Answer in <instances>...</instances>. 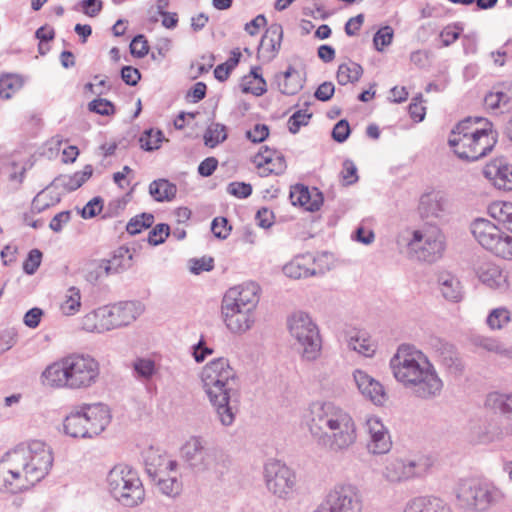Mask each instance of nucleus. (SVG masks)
<instances>
[{
    "instance_id": "f257e3e1",
    "label": "nucleus",
    "mask_w": 512,
    "mask_h": 512,
    "mask_svg": "<svg viewBox=\"0 0 512 512\" xmlns=\"http://www.w3.org/2000/svg\"><path fill=\"white\" fill-rule=\"evenodd\" d=\"M305 424L313 442L324 451L344 454L357 443L358 429L353 415L333 402L311 403Z\"/></svg>"
},
{
    "instance_id": "f03ea898",
    "label": "nucleus",
    "mask_w": 512,
    "mask_h": 512,
    "mask_svg": "<svg viewBox=\"0 0 512 512\" xmlns=\"http://www.w3.org/2000/svg\"><path fill=\"white\" fill-rule=\"evenodd\" d=\"M50 446L40 440L22 443L0 460V491L16 494L40 482L53 465Z\"/></svg>"
},
{
    "instance_id": "7ed1b4c3",
    "label": "nucleus",
    "mask_w": 512,
    "mask_h": 512,
    "mask_svg": "<svg viewBox=\"0 0 512 512\" xmlns=\"http://www.w3.org/2000/svg\"><path fill=\"white\" fill-rule=\"evenodd\" d=\"M235 372L225 357L208 362L201 370V386L216 412L217 419L231 426L238 412L239 395L230 387Z\"/></svg>"
},
{
    "instance_id": "20e7f679",
    "label": "nucleus",
    "mask_w": 512,
    "mask_h": 512,
    "mask_svg": "<svg viewBox=\"0 0 512 512\" xmlns=\"http://www.w3.org/2000/svg\"><path fill=\"white\" fill-rule=\"evenodd\" d=\"M100 366L91 354H67L42 372V383L53 388L85 389L96 383Z\"/></svg>"
},
{
    "instance_id": "39448f33",
    "label": "nucleus",
    "mask_w": 512,
    "mask_h": 512,
    "mask_svg": "<svg viewBox=\"0 0 512 512\" xmlns=\"http://www.w3.org/2000/svg\"><path fill=\"white\" fill-rule=\"evenodd\" d=\"M481 123L479 118H467L452 129L448 144L460 159L476 161L486 156L497 142L498 133L492 124L486 121L480 126Z\"/></svg>"
},
{
    "instance_id": "423d86ee",
    "label": "nucleus",
    "mask_w": 512,
    "mask_h": 512,
    "mask_svg": "<svg viewBox=\"0 0 512 512\" xmlns=\"http://www.w3.org/2000/svg\"><path fill=\"white\" fill-rule=\"evenodd\" d=\"M453 493L458 508L465 512H488L507 500L505 490L484 477L460 478Z\"/></svg>"
},
{
    "instance_id": "0eeeda50",
    "label": "nucleus",
    "mask_w": 512,
    "mask_h": 512,
    "mask_svg": "<svg viewBox=\"0 0 512 512\" xmlns=\"http://www.w3.org/2000/svg\"><path fill=\"white\" fill-rule=\"evenodd\" d=\"M181 456L195 474L220 477L227 471L230 464L225 452L218 448L207 447L206 441L200 436H192L183 444Z\"/></svg>"
},
{
    "instance_id": "6e6552de",
    "label": "nucleus",
    "mask_w": 512,
    "mask_h": 512,
    "mask_svg": "<svg viewBox=\"0 0 512 512\" xmlns=\"http://www.w3.org/2000/svg\"><path fill=\"white\" fill-rule=\"evenodd\" d=\"M110 495L125 507H136L145 499V489L139 473L131 466L115 465L106 477Z\"/></svg>"
},
{
    "instance_id": "1a4fd4ad",
    "label": "nucleus",
    "mask_w": 512,
    "mask_h": 512,
    "mask_svg": "<svg viewBox=\"0 0 512 512\" xmlns=\"http://www.w3.org/2000/svg\"><path fill=\"white\" fill-rule=\"evenodd\" d=\"M429 455L389 457L385 460L381 476L389 484H401L424 477L433 466Z\"/></svg>"
},
{
    "instance_id": "9d476101",
    "label": "nucleus",
    "mask_w": 512,
    "mask_h": 512,
    "mask_svg": "<svg viewBox=\"0 0 512 512\" xmlns=\"http://www.w3.org/2000/svg\"><path fill=\"white\" fill-rule=\"evenodd\" d=\"M313 512H363L362 492L355 483L338 482Z\"/></svg>"
},
{
    "instance_id": "9b49d317",
    "label": "nucleus",
    "mask_w": 512,
    "mask_h": 512,
    "mask_svg": "<svg viewBox=\"0 0 512 512\" xmlns=\"http://www.w3.org/2000/svg\"><path fill=\"white\" fill-rule=\"evenodd\" d=\"M471 232L476 241L495 256L512 260V236L485 218H477L471 223Z\"/></svg>"
},
{
    "instance_id": "f8f14e48",
    "label": "nucleus",
    "mask_w": 512,
    "mask_h": 512,
    "mask_svg": "<svg viewBox=\"0 0 512 512\" xmlns=\"http://www.w3.org/2000/svg\"><path fill=\"white\" fill-rule=\"evenodd\" d=\"M408 248L418 260L434 263L444 254L445 236L437 227H430L424 231L416 230L408 242Z\"/></svg>"
},
{
    "instance_id": "ddd939ff",
    "label": "nucleus",
    "mask_w": 512,
    "mask_h": 512,
    "mask_svg": "<svg viewBox=\"0 0 512 512\" xmlns=\"http://www.w3.org/2000/svg\"><path fill=\"white\" fill-rule=\"evenodd\" d=\"M290 335L296 340L303 352H320L322 338L319 328L311 316L304 311H295L287 319Z\"/></svg>"
},
{
    "instance_id": "4468645a",
    "label": "nucleus",
    "mask_w": 512,
    "mask_h": 512,
    "mask_svg": "<svg viewBox=\"0 0 512 512\" xmlns=\"http://www.w3.org/2000/svg\"><path fill=\"white\" fill-rule=\"evenodd\" d=\"M264 480L270 493L280 499L292 497L295 485V473L284 463L278 460H270L264 466Z\"/></svg>"
},
{
    "instance_id": "2eb2a0df",
    "label": "nucleus",
    "mask_w": 512,
    "mask_h": 512,
    "mask_svg": "<svg viewBox=\"0 0 512 512\" xmlns=\"http://www.w3.org/2000/svg\"><path fill=\"white\" fill-rule=\"evenodd\" d=\"M100 308L104 319L101 328L105 331L131 324L144 311V305L139 301H123Z\"/></svg>"
},
{
    "instance_id": "dca6fc26",
    "label": "nucleus",
    "mask_w": 512,
    "mask_h": 512,
    "mask_svg": "<svg viewBox=\"0 0 512 512\" xmlns=\"http://www.w3.org/2000/svg\"><path fill=\"white\" fill-rule=\"evenodd\" d=\"M443 386V381L434 366L429 361H424V367L406 388L419 399L432 400L441 395Z\"/></svg>"
},
{
    "instance_id": "f3484780",
    "label": "nucleus",
    "mask_w": 512,
    "mask_h": 512,
    "mask_svg": "<svg viewBox=\"0 0 512 512\" xmlns=\"http://www.w3.org/2000/svg\"><path fill=\"white\" fill-rule=\"evenodd\" d=\"M259 286L254 282L230 288L224 295L221 308L255 311L259 302Z\"/></svg>"
},
{
    "instance_id": "a211bd4d",
    "label": "nucleus",
    "mask_w": 512,
    "mask_h": 512,
    "mask_svg": "<svg viewBox=\"0 0 512 512\" xmlns=\"http://www.w3.org/2000/svg\"><path fill=\"white\" fill-rule=\"evenodd\" d=\"M368 434L367 451L371 455L387 454L392 448V440L388 428L380 417L369 415L365 420Z\"/></svg>"
},
{
    "instance_id": "6ab92c4d",
    "label": "nucleus",
    "mask_w": 512,
    "mask_h": 512,
    "mask_svg": "<svg viewBox=\"0 0 512 512\" xmlns=\"http://www.w3.org/2000/svg\"><path fill=\"white\" fill-rule=\"evenodd\" d=\"M144 463L146 472L155 485L160 483L162 479L172 477L173 473H180L176 460L153 448L144 453Z\"/></svg>"
},
{
    "instance_id": "aec40b11",
    "label": "nucleus",
    "mask_w": 512,
    "mask_h": 512,
    "mask_svg": "<svg viewBox=\"0 0 512 512\" xmlns=\"http://www.w3.org/2000/svg\"><path fill=\"white\" fill-rule=\"evenodd\" d=\"M426 359H416L413 354H394L389 366L394 378L405 387L415 380V377L424 367Z\"/></svg>"
},
{
    "instance_id": "412c9836",
    "label": "nucleus",
    "mask_w": 512,
    "mask_h": 512,
    "mask_svg": "<svg viewBox=\"0 0 512 512\" xmlns=\"http://www.w3.org/2000/svg\"><path fill=\"white\" fill-rule=\"evenodd\" d=\"M473 270L479 281L491 289L505 290L508 288V274L500 266L487 260H478Z\"/></svg>"
},
{
    "instance_id": "4be33fe9",
    "label": "nucleus",
    "mask_w": 512,
    "mask_h": 512,
    "mask_svg": "<svg viewBox=\"0 0 512 512\" xmlns=\"http://www.w3.org/2000/svg\"><path fill=\"white\" fill-rule=\"evenodd\" d=\"M88 428V438L101 434L109 425V408L102 403L80 405Z\"/></svg>"
},
{
    "instance_id": "5701e85b",
    "label": "nucleus",
    "mask_w": 512,
    "mask_h": 512,
    "mask_svg": "<svg viewBox=\"0 0 512 512\" xmlns=\"http://www.w3.org/2000/svg\"><path fill=\"white\" fill-rule=\"evenodd\" d=\"M353 377L359 392L374 405L383 406L387 402L388 395L378 380L360 369L354 371Z\"/></svg>"
},
{
    "instance_id": "b1692460",
    "label": "nucleus",
    "mask_w": 512,
    "mask_h": 512,
    "mask_svg": "<svg viewBox=\"0 0 512 512\" xmlns=\"http://www.w3.org/2000/svg\"><path fill=\"white\" fill-rule=\"evenodd\" d=\"M418 210L424 219H441L448 213L449 202L442 192L431 191L420 197Z\"/></svg>"
},
{
    "instance_id": "393cba45",
    "label": "nucleus",
    "mask_w": 512,
    "mask_h": 512,
    "mask_svg": "<svg viewBox=\"0 0 512 512\" xmlns=\"http://www.w3.org/2000/svg\"><path fill=\"white\" fill-rule=\"evenodd\" d=\"M283 40V28L279 23H272L263 34L258 46L257 56L263 62L272 61L278 54Z\"/></svg>"
},
{
    "instance_id": "a878e982",
    "label": "nucleus",
    "mask_w": 512,
    "mask_h": 512,
    "mask_svg": "<svg viewBox=\"0 0 512 512\" xmlns=\"http://www.w3.org/2000/svg\"><path fill=\"white\" fill-rule=\"evenodd\" d=\"M484 176L498 189L512 191V164L504 159L490 162L483 170Z\"/></svg>"
},
{
    "instance_id": "bb28decb",
    "label": "nucleus",
    "mask_w": 512,
    "mask_h": 512,
    "mask_svg": "<svg viewBox=\"0 0 512 512\" xmlns=\"http://www.w3.org/2000/svg\"><path fill=\"white\" fill-rule=\"evenodd\" d=\"M222 315L227 328L233 333H243L249 330L254 321V311L239 308H222Z\"/></svg>"
},
{
    "instance_id": "cd10ccee",
    "label": "nucleus",
    "mask_w": 512,
    "mask_h": 512,
    "mask_svg": "<svg viewBox=\"0 0 512 512\" xmlns=\"http://www.w3.org/2000/svg\"><path fill=\"white\" fill-rule=\"evenodd\" d=\"M437 284L443 298L449 302H460L464 297V288L460 279L449 271H442L437 276Z\"/></svg>"
},
{
    "instance_id": "c85d7f7f",
    "label": "nucleus",
    "mask_w": 512,
    "mask_h": 512,
    "mask_svg": "<svg viewBox=\"0 0 512 512\" xmlns=\"http://www.w3.org/2000/svg\"><path fill=\"white\" fill-rule=\"evenodd\" d=\"M314 257L307 253L294 257L283 266V273L292 279H301L316 274Z\"/></svg>"
},
{
    "instance_id": "c756f323",
    "label": "nucleus",
    "mask_w": 512,
    "mask_h": 512,
    "mask_svg": "<svg viewBox=\"0 0 512 512\" xmlns=\"http://www.w3.org/2000/svg\"><path fill=\"white\" fill-rule=\"evenodd\" d=\"M342 341L346 343L348 349L354 352H375L377 349L376 343L370 334L357 328L346 329L343 332Z\"/></svg>"
},
{
    "instance_id": "7c9ffc66",
    "label": "nucleus",
    "mask_w": 512,
    "mask_h": 512,
    "mask_svg": "<svg viewBox=\"0 0 512 512\" xmlns=\"http://www.w3.org/2000/svg\"><path fill=\"white\" fill-rule=\"evenodd\" d=\"M255 164L262 169L263 175L282 174L286 169V161L283 155L271 152L267 148L264 153H258L255 156Z\"/></svg>"
},
{
    "instance_id": "2f4dec72",
    "label": "nucleus",
    "mask_w": 512,
    "mask_h": 512,
    "mask_svg": "<svg viewBox=\"0 0 512 512\" xmlns=\"http://www.w3.org/2000/svg\"><path fill=\"white\" fill-rule=\"evenodd\" d=\"M64 433L73 438H88V428L81 409L75 407L63 421Z\"/></svg>"
},
{
    "instance_id": "473e14b6",
    "label": "nucleus",
    "mask_w": 512,
    "mask_h": 512,
    "mask_svg": "<svg viewBox=\"0 0 512 512\" xmlns=\"http://www.w3.org/2000/svg\"><path fill=\"white\" fill-rule=\"evenodd\" d=\"M92 175L91 166H86L83 171L76 172L72 175H59L51 183V186L63 188L71 192L81 187Z\"/></svg>"
},
{
    "instance_id": "72a5a7b5",
    "label": "nucleus",
    "mask_w": 512,
    "mask_h": 512,
    "mask_svg": "<svg viewBox=\"0 0 512 512\" xmlns=\"http://www.w3.org/2000/svg\"><path fill=\"white\" fill-rule=\"evenodd\" d=\"M279 90L285 95H294L302 88L299 72L292 66L280 75L276 76Z\"/></svg>"
},
{
    "instance_id": "f704fd0d",
    "label": "nucleus",
    "mask_w": 512,
    "mask_h": 512,
    "mask_svg": "<svg viewBox=\"0 0 512 512\" xmlns=\"http://www.w3.org/2000/svg\"><path fill=\"white\" fill-rule=\"evenodd\" d=\"M149 193L157 202H169L176 197L177 186L167 179H157L150 183Z\"/></svg>"
},
{
    "instance_id": "c9c22d12",
    "label": "nucleus",
    "mask_w": 512,
    "mask_h": 512,
    "mask_svg": "<svg viewBox=\"0 0 512 512\" xmlns=\"http://www.w3.org/2000/svg\"><path fill=\"white\" fill-rule=\"evenodd\" d=\"M512 321V313L506 307H496L490 310L485 323L490 330H502L508 327Z\"/></svg>"
},
{
    "instance_id": "e433bc0d",
    "label": "nucleus",
    "mask_w": 512,
    "mask_h": 512,
    "mask_svg": "<svg viewBox=\"0 0 512 512\" xmlns=\"http://www.w3.org/2000/svg\"><path fill=\"white\" fill-rule=\"evenodd\" d=\"M133 375L140 381H148L157 373V366L149 357H137L133 363Z\"/></svg>"
},
{
    "instance_id": "4c0bfd02",
    "label": "nucleus",
    "mask_w": 512,
    "mask_h": 512,
    "mask_svg": "<svg viewBox=\"0 0 512 512\" xmlns=\"http://www.w3.org/2000/svg\"><path fill=\"white\" fill-rule=\"evenodd\" d=\"M132 256L128 249L119 248L110 259H105V265L110 275L120 273L131 266Z\"/></svg>"
},
{
    "instance_id": "58836bf2",
    "label": "nucleus",
    "mask_w": 512,
    "mask_h": 512,
    "mask_svg": "<svg viewBox=\"0 0 512 512\" xmlns=\"http://www.w3.org/2000/svg\"><path fill=\"white\" fill-rule=\"evenodd\" d=\"M24 84V79L13 73H7L0 76V97L10 99L18 92Z\"/></svg>"
},
{
    "instance_id": "ea45409f",
    "label": "nucleus",
    "mask_w": 512,
    "mask_h": 512,
    "mask_svg": "<svg viewBox=\"0 0 512 512\" xmlns=\"http://www.w3.org/2000/svg\"><path fill=\"white\" fill-rule=\"evenodd\" d=\"M363 74L362 67L353 61L339 65L337 70V81L340 85L357 82Z\"/></svg>"
},
{
    "instance_id": "a19ab883",
    "label": "nucleus",
    "mask_w": 512,
    "mask_h": 512,
    "mask_svg": "<svg viewBox=\"0 0 512 512\" xmlns=\"http://www.w3.org/2000/svg\"><path fill=\"white\" fill-rule=\"evenodd\" d=\"M485 406L503 414L512 413V394L491 392L486 397Z\"/></svg>"
},
{
    "instance_id": "79ce46f5",
    "label": "nucleus",
    "mask_w": 512,
    "mask_h": 512,
    "mask_svg": "<svg viewBox=\"0 0 512 512\" xmlns=\"http://www.w3.org/2000/svg\"><path fill=\"white\" fill-rule=\"evenodd\" d=\"M164 140L163 132L153 128L146 129L139 137L140 147L148 152L158 150Z\"/></svg>"
},
{
    "instance_id": "37998d69",
    "label": "nucleus",
    "mask_w": 512,
    "mask_h": 512,
    "mask_svg": "<svg viewBox=\"0 0 512 512\" xmlns=\"http://www.w3.org/2000/svg\"><path fill=\"white\" fill-rule=\"evenodd\" d=\"M156 486L163 495L168 497L174 498L180 495L183 488L181 473H173L172 477L160 480Z\"/></svg>"
},
{
    "instance_id": "c03bdc74",
    "label": "nucleus",
    "mask_w": 512,
    "mask_h": 512,
    "mask_svg": "<svg viewBox=\"0 0 512 512\" xmlns=\"http://www.w3.org/2000/svg\"><path fill=\"white\" fill-rule=\"evenodd\" d=\"M227 138L226 127L220 123H211L204 133V143L210 148L216 147Z\"/></svg>"
},
{
    "instance_id": "a18cd8bd",
    "label": "nucleus",
    "mask_w": 512,
    "mask_h": 512,
    "mask_svg": "<svg viewBox=\"0 0 512 512\" xmlns=\"http://www.w3.org/2000/svg\"><path fill=\"white\" fill-rule=\"evenodd\" d=\"M434 495H421L409 499L402 512H429Z\"/></svg>"
},
{
    "instance_id": "49530a36",
    "label": "nucleus",
    "mask_w": 512,
    "mask_h": 512,
    "mask_svg": "<svg viewBox=\"0 0 512 512\" xmlns=\"http://www.w3.org/2000/svg\"><path fill=\"white\" fill-rule=\"evenodd\" d=\"M154 222V216L150 213H142L133 217L127 224L126 230L129 234L135 235L143 229L149 228Z\"/></svg>"
},
{
    "instance_id": "de8ad7c7",
    "label": "nucleus",
    "mask_w": 512,
    "mask_h": 512,
    "mask_svg": "<svg viewBox=\"0 0 512 512\" xmlns=\"http://www.w3.org/2000/svg\"><path fill=\"white\" fill-rule=\"evenodd\" d=\"M105 259L91 262L86 268L85 278L90 283H96L100 279L109 276Z\"/></svg>"
},
{
    "instance_id": "09e8293b",
    "label": "nucleus",
    "mask_w": 512,
    "mask_h": 512,
    "mask_svg": "<svg viewBox=\"0 0 512 512\" xmlns=\"http://www.w3.org/2000/svg\"><path fill=\"white\" fill-rule=\"evenodd\" d=\"M512 210V203L495 201L488 206V214L499 223L503 224Z\"/></svg>"
},
{
    "instance_id": "8fccbe9b",
    "label": "nucleus",
    "mask_w": 512,
    "mask_h": 512,
    "mask_svg": "<svg viewBox=\"0 0 512 512\" xmlns=\"http://www.w3.org/2000/svg\"><path fill=\"white\" fill-rule=\"evenodd\" d=\"M512 210V203L495 201L488 206V214L499 223L503 224Z\"/></svg>"
},
{
    "instance_id": "3c124183",
    "label": "nucleus",
    "mask_w": 512,
    "mask_h": 512,
    "mask_svg": "<svg viewBox=\"0 0 512 512\" xmlns=\"http://www.w3.org/2000/svg\"><path fill=\"white\" fill-rule=\"evenodd\" d=\"M80 291L76 287H71L68 290L65 301L61 305V309L66 315H73L81 306Z\"/></svg>"
},
{
    "instance_id": "603ef678",
    "label": "nucleus",
    "mask_w": 512,
    "mask_h": 512,
    "mask_svg": "<svg viewBox=\"0 0 512 512\" xmlns=\"http://www.w3.org/2000/svg\"><path fill=\"white\" fill-rule=\"evenodd\" d=\"M101 314V308L86 314L82 320L83 329L89 332H104L105 329L101 328V324L104 323V319H102Z\"/></svg>"
},
{
    "instance_id": "864d4df0",
    "label": "nucleus",
    "mask_w": 512,
    "mask_h": 512,
    "mask_svg": "<svg viewBox=\"0 0 512 512\" xmlns=\"http://www.w3.org/2000/svg\"><path fill=\"white\" fill-rule=\"evenodd\" d=\"M311 190L304 185H296L290 191V199L293 205L305 207L308 210V204L311 200Z\"/></svg>"
},
{
    "instance_id": "5fc2aeb1",
    "label": "nucleus",
    "mask_w": 512,
    "mask_h": 512,
    "mask_svg": "<svg viewBox=\"0 0 512 512\" xmlns=\"http://www.w3.org/2000/svg\"><path fill=\"white\" fill-rule=\"evenodd\" d=\"M312 113L308 110H298L294 112L288 119V129L292 134H296L302 126L308 125Z\"/></svg>"
},
{
    "instance_id": "6e6d98bb",
    "label": "nucleus",
    "mask_w": 512,
    "mask_h": 512,
    "mask_svg": "<svg viewBox=\"0 0 512 512\" xmlns=\"http://www.w3.org/2000/svg\"><path fill=\"white\" fill-rule=\"evenodd\" d=\"M510 434L511 428L507 427L505 429H500L496 427V425L490 423L485 431L478 434V439L481 442H492L495 440H500Z\"/></svg>"
},
{
    "instance_id": "4d7b16f0",
    "label": "nucleus",
    "mask_w": 512,
    "mask_h": 512,
    "mask_svg": "<svg viewBox=\"0 0 512 512\" xmlns=\"http://www.w3.org/2000/svg\"><path fill=\"white\" fill-rule=\"evenodd\" d=\"M59 198L49 197L45 190L39 192L32 201V210L41 213L59 202Z\"/></svg>"
},
{
    "instance_id": "13d9d810",
    "label": "nucleus",
    "mask_w": 512,
    "mask_h": 512,
    "mask_svg": "<svg viewBox=\"0 0 512 512\" xmlns=\"http://www.w3.org/2000/svg\"><path fill=\"white\" fill-rule=\"evenodd\" d=\"M393 39V29L390 26L380 28L373 38V43L378 51L391 44Z\"/></svg>"
},
{
    "instance_id": "bf43d9fd",
    "label": "nucleus",
    "mask_w": 512,
    "mask_h": 512,
    "mask_svg": "<svg viewBox=\"0 0 512 512\" xmlns=\"http://www.w3.org/2000/svg\"><path fill=\"white\" fill-rule=\"evenodd\" d=\"M130 52L134 57L143 58L149 52L148 42L144 35H136L130 43Z\"/></svg>"
},
{
    "instance_id": "052dcab7",
    "label": "nucleus",
    "mask_w": 512,
    "mask_h": 512,
    "mask_svg": "<svg viewBox=\"0 0 512 512\" xmlns=\"http://www.w3.org/2000/svg\"><path fill=\"white\" fill-rule=\"evenodd\" d=\"M42 260V252L32 249L23 263V270L28 275H33L39 268Z\"/></svg>"
},
{
    "instance_id": "680f3d73",
    "label": "nucleus",
    "mask_w": 512,
    "mask_h": 512,
    "mask_svg": "<svg viewBox=\"0 0 512 512\" xmlns=\"http://www.w3.org/2000/svg\"><path fill=\"white\" fill-rule=\"evenodd\" d=\"M169 226L161 223L157 224L148 235V242L151 245H159L165 241V238L169 235Z\"/></svg>"
},
{
    "instance_id": "e2e57ef3",
    "label": "nucleus",
    "mask_w": 512,
    "mask_h": 512,
    "mask_svg": "<svg viewBox=\"0 0 512 512\" xmlns=\"http://www.w3.org/2000/svg\"><path fill=\"white\" fill-rule=\"evenodd\" d=\"M230 230L231 227L228 226V221L224 217L215 218L211 223V231L219 239H226Z\"/></svg>"
},
{
    "instance_id": "0e129e2a",
    "label": "nucleus",
    "mask_w": 512,
    "mask_h": 512,
    "mask_svg": "<svg viewBox=\"0 0 512 512\" xmlns=\"http://www.w3.org/2000/svg\"><path fill=\"white\" fill-rule=\"evenodd\" d=\"M89 110L108 116L114 113V105L107 99L98 98L89 103Z\"/></svg>"
},
{
    "instance_id": "69168bd1",
    "label": "nucleus",
    "mask_w": 512,
    "mask_h": 512,
    "mask_svg": "<svg viewBox=\"0 0 512 512\" xmlns=\"http://www.w3.org/2000/svg\"><path fill=\"white\" fill-rule=\"evenodd\" d=\"M462 30L457 24L448 25L440 32V38L442 40V45L447 47L454 43L460 36V31Z\"/></svg>"
},
{
    "instance_id": "338daca9",
    "label": "nucleus",
    "mask_w": 512,
    "mask_h": 512,
    "mask_svg": "<svg viewBox=\"0 0 512 512\" xmlns=\"http://www.w3.org/2000/svg\"><path fill=\"white\" fill-rule=\"evenodd\" d=\"M227 192L237 198L244 199L251 195L252 186L244 182H232L228 185Z\"/></svg>"
},
{
    "instance_id": "774afa93",
    "label": "nucleus",
    "mask_w": 512,
    "mask_h": 512,
    "mask_svg": "<svg viewBox=\"0 0 512 512\" xmlns=\"http://www.w3.org/2000/svg\"><path fill=\"white\" fill-rule=\"evenodd\" d=\"M350 135V126L347 120L341 119L338 121L333 130H332V138L338 142L343 143L347 140Z\"/></svg>"
}]
</instances>
